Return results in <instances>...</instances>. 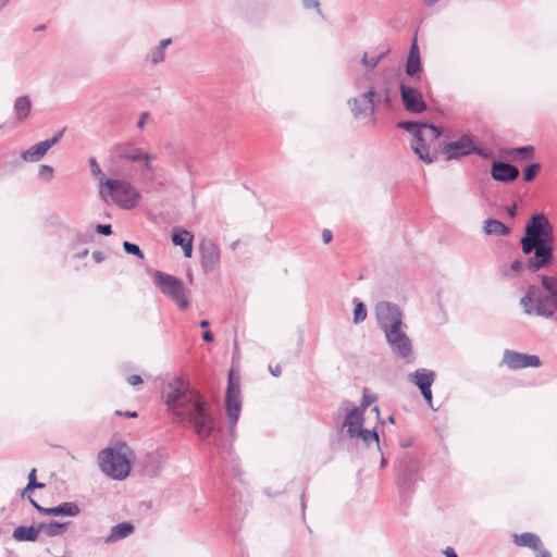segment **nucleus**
Here are the masks:
<instances>
[{
	"instance_id": "f257e3e1",
	"label": "nucleus",
	"mask_w": 557,
	"mask_h": 557,
	"mask_svg": "<svg viewBox=\"0 0 557 557\" xmlns=\"http://www.w3.org/2000/svg\"><path fill=\"white\" fill-rule=\"evenodd\" d=\"M162 397L168 411L180 421H188L197 435L207 438L213 431V418L199 393L189 387L182 377L170 381L163 389Z\"/></svg>"
},
{
	"instance_id": "f03ea898",
	"label": "nucleus",
	"mask_w": 557,
	"mask_h": 557,
	"mask_svg": "<svg viewBox=\"0 0 557 557\" xmlns=\"http://www.w3.org/2000/svg\"><path fill=\"white\" fill-rule=\"evenodd\" d=\"M554 240V227L548 218L544 213L533 214L520 242L523 253L529 255L534 250V256L525 264L529 271L535 272L552 262Z\"/></svg>"
},
{
	"instance_id": "7ed1b4c3",
	"label": "nucleus",
	"mask_w": 557,
	"mask_h": 557,
	"mask_svg": "<svg viewBox=\"0 0 557 557\" xmlns=\"http://www.w3.org/2000/svg\"><path fill=\"white\" fill-rule=\"evenodd\" d=\"M339 411L344 413L341 429L345 430L350 438L361 441L366 446L375 443L379 446V434L375 430L363 429L364 417L362 408H355L348 401L342 403Z\"/></svg>"
},
{
	"instance_id": "20e7f679",
	"label": "nucleus",
	"mask_w": 557,
	"mask_h": 557,
	"mask_svg": "<svg viewBox=\"0 0 557 557\" xmlns=\"http://www.w3.org/2000/svg\"><path fill=\"white\" fill-rule=\"evenodd\" d=\"M129 454L125 444L101 450L98 455L101 471L114 480H124L131 471Z\"/></svg>"
},
{
	"instance_id": "39448f33",
	"label": "nucleus",
	"mask_w": 557,
	"mask_h": 557,
	"mask_svg": "<svg viewBox=\"0 0 557 557\" xmlns=\"http://www.w3.org/2000/svg\"><path fill=\"white\" fill-rule=\"evenodd\" d=\"M99 196L103 201L111 200L125 210L135 208L140 200V194L131 183L113 178L104 182V186L99 189Z\"/></svg>"
},
{
	"instance_id": "423d86ee",
	"label": "nucleus",
	"mask_w": 557,
	"mask_h": 557,
	"mask_svg": "<svg viewBox=\"0 0 557 557\" xmlns=\"http://www.w3.org/2000/svg\"><path fill=\"white\" fill-rule=\"evenodd\" d=\"M520 305L527 314H536L550 318L557 310L556 298L549 295H542L539 286L531 285L527 294L521 298Z\"/></svg>"
},
{
	"instance_id": "0eeeda50",
	"label": "nucleus",
	"mask_w": 557,
	"mask_h": 557,
	"mask_svg": "<svg viewBox=\"0 0 557 557\" xmlns=\"http://www.w3.org/2000/svg\"><path fill=\"white\" fill-rule=\"evenodd\" d=\"M153 281L160 292L181 309L185 310L189 307V290L181 280L161 271H156L153 273Z\"/></svg>"
},
{
	"instance_id": "6e6552de",
	"label": "nucleus",
	"mask_w": 557,
	"mask_h": 557,
	"mask_svg": "<svg viewBox=\"0 0 557 557\" xmlns=\"http://www.w3.org/2000/svg\"><path fill=\"white\" fill-rule=\"evenodd\" d=\"M443 153L445 154L446 160L459 159L469 156L470 153L486 157L484 150L478 148L474 145L472 136L468 134L462 135L456 141L445 144L443 146Z\"/></svg>"
},
{
	"instance_id": "1a4fd4ad",
	"label": "nucleus",
	"mask_w": 557,
	"mask_h": 557,
	"mask_svg": "<svg viewBox=\"0 0 557 557\" xmlns=\"http://www.w3.org/2000/svg\"><path fill=\"white\" fill-rule=\"evenodd\" d=\"M375 97H377V94L374 88L371 87L360 97L348 100V106L350 107L351 113L356 120H373L375 112Z\"/></svg>"
},
{
	"instance_id": "9d476101",
	"label": "nucleus",
	"mask_w": 557,
	"mask_h": 557,
	"mask_svg": "<svg viewBox=\"0 0 557 557\" xmlns=\"http://www.w3.org/2000/svg\"><path fill=\"white\" fill-rule=\"evenodd\" d=\"M225 408L230 419V429L234 430L242 410L240 386L234 380L232 372L228 374L227 389L225 395Z\"/></svg>"
},
{
	"instance_id": "9b49d317",
	"label": "nucleus",
	"mask_w": 557,
	"mask_h": 557,
	"mask_svg": "<svg viewBox=\"0 0 557 557\" xmlns=\"http://www.w3.org/2000/svg\"><path fill=\"white\" fill-rule=\"evenodd\" d=\"M377 323L385 333L403 324V315L399 308L391 302L381 301L375 307Z\"/></svg>"
},
{
	"instance_id": "f8f14e48",
	"label": "nucleus",
	"mask_w": 557,
	"mask_h": 557,
	"mask_svg": "<svg viewBox=\"0 0 557 557\" xmlns=\"http://www.w3.org/2000/svg\"><path fill=\"white\" fill-rule=\"evenodd\" d=\"M399 91L403 104L408 112L419 114L425 111L426 104L419 89L401 79L399 82Z\"/></svg>"
},
{
	"instance_id": "ddd939ff",
	"label": "nucleus",
	"mask_w": 557,
	"mask_h": 557,
	"mask_svg": "<svg viewBox=\"0 0 557 557\" xmlns=\"http://www.w3.org/2000/svg\"><path fill=\"white\" fill-rule=\"evenodd\" d=\"M435 377V372L425 368L417 369L414 372L408 374V381L420 389L421 395L430 408H433L431 386Z\"/></svg>"
},
{
	"instance_id": "4468645a",
	"label": "nucleus",
	"mask_w": 557,
	"mask_h": 557,
	"mask_svg": "<svg viewBox=\"0 0 557 557\" xmlns=\"http://www.w3.org/2000/svg\"><path fill=\"white\" fill-rule=\"evenodd\" d=\"M404 327L401 324L384 333L392 351L399 358H406L411 354V341Z\"/></svg>"
},
{
	"instance_id": "2eb2a0df",
	"label": "nucleus",
	"mask_w": 557,
	"mask_h": 557,
	"mask_svg": "<svg viewBox=\"0 0 557 557\" xmlns=\"http://www.w3.org/2000/svg\"><path fill=\"white\" fill-rule=\"evenodd\" d=\"M199 252L205 273H212L219 267L221 258L218 245L210 238H203L199 244Z\"/></svg>"
},
{
	"instance_id": "dca6fc26",
	"label": "nucleus",
	"mask_w": 557,
	"mask_h": 557,
	"mask_svg": "<svg viewBox=\"0 0 557 557\" xmlns=\"http://www.w3.org/2000/svg\"><path fill=\"white\" fill-rule=\"evenodd\" d=\"M503 362L512 370L523 369V368H537L541 366V359L536 355H528L522 352H517L513 350H505Z\"/></svg>"
},
{
	"instance_id": "f3484780",
	"label": "nucleus",
	"mask_w": 557,
	"mask_h": 557,
	"mask_svg": "<svg viewBox=\"0 0 557 557\" xmlns=\"http://www.w3.org/2000/svg\"><path fill=\"white\" fill-rule=\"evenodd\" d=\"M64 129L58 132L51 138L40 141L28 149L22 151L21 158L26 162H37L44 158L47 151L54 146L63 135Z\"/></svg>"
},
{
	"instance_id": "a211bd4d",
	"label": "nucleus",
	"mask_w": 557,
	"mask_h": 557,
	"mask_svg": "<svg viewBox=\"0 0 557 557\" xmlns=\"http://www.w3.org/2000/svg\"><path fill=\"white\" fill-rule=\"evenodd\" d=\"M32 505L41 513L48 516H69L75 517L79 513V507L72 502L62 503L55 507H41L34 498L29 497Z\"/></svg>"
},
{
	"instance_id": "6ab92c4d",
	"label": "nucleus",
	"mask_w": 557,
	"mask_h": 557,
	"mask_svg": "<svg viewBox=\"0 0 557 557\" xmlns=\"http://www.w3.org/2000/svg\"><path fill=\"white\" fill-rule=\"evenodd\" d=\"M398 127L406 129L412 135L413 138L426 135L429 138H438L441 131L433 124L416 123V122H400Z\"/></svg>"
},
{
	"instance_id": "aec40b11",
	"label": "nucleus",
	"mask_w": 557,
	"mask_h": 557,
	"mask_svg": "<svg viewBox=\"0 0 557 557\" xmlns=\"http://www.w3.org/2000/svg\"><path fill=\"white\" fill-rule=\"evenodd\" d=\"M426 135L413 138L411 141V148L418 154L419 159L425 163H432L436 156L431 153V144L435 143L438 138H429Z\"/></svg>"
},
{
	"instance_id": "412c9836",
	"label": "nucleus",
	"mask_w": 557,
	"mask_h": 557,
	"mask_svg": "<svg viewBox=\"0 0 557 557\" xmlns=\"http://www.w3.org/2000/svg\"><path fill=\"white\" fill-rule=\"evenodd\" d=\"M491 174L495 181L509 183L518 177L519 170L509 163L495 161L492 164Z\"/></svg>"
},
{
	"instance_id": "4be33fe9",
	"label": "nucleus",
	"mask_w": 557,
	"mask_h": 557,
	"mask_svg": "<svg viewBox=\"0 0 557 557\" xmlns=\"http://www.w3.org/2000/svg\"><path fill=\"white\" fill-rule=\"evenodd\" d=\"M165 462L164 456L159 451L147 454L141 461L143 472L148 476H157Z\"/></svg>"
},
{
	"instance_id": "5701e85b",
	"label": "nucleus",
	"mask_w": 557,
	"mask_h": 557,
	"mask_svg": "<svg viewBox=\"0 0 557 557\" xmlns=\"http://www.w3.org/2000/svg\"><path fill=\"white\" fill-rule=\"evenodd\" d=\"M193 234L184 228H180L172 234V243L175 246H181L186 258L193 255Z\"/></svg>"
},
{
	"instance_id": "b1692460",
	"label": "nucleus",
	"mask_w": 557,
	"mask_h": 557,
	"mask_svg": "<svg viewBox=\"0 0 557 557\" xmlns=\"http://www.w3.org/2000/svg\"><path fill=\"white\" fill-rule=\"evenodd\" d=\"M405 70L406 74L410 77H414L421 71V58L417 40H414L410 47Z\"/></svg>"
},
{
	"instance_id": "393cba45",
	"label": "nucleus",
	"mask_w": 557,
	"mask_h": 557,
	"mask_svg": "<svg viewBox=\"0 0 557 557\" xmlns=\"http://www.w3.org/2000/svg\"><path fill=\"white\" fill-rule=\"evenodd\" d=\"M171 44H172L171 38L162 39L158 46L151 48L147 52V54L145 57V61L153 66L162 63L165 59V49Z\"/></svg>"
},
{
	"instance_id": "a878e982",
	"label": "nucleus",
	"mask_w": 557,
	"mask_h": 557,
	"mask_svg": "<svg viewBox=\"0 0 557 557\" xmlns=\"http://www.w3.org/2000/svg\"><path fill=\"white\" fill-rule=\"evenodd\" d=\"M40 531L38 525H20L13 531V539L18 542H34L38 539Z\"/></svg>"
},
{
	"instance_id": "bb28decb",
	"label": "nucleus",
	"mask_w": 557,
	"mask_h": 557,
	"mask_svg": "<svg viewBox=\"0 0 557 557\" xmlns=\"http://www.w3.org/2000/svg\"><path fill=\"white\" fill-rule=\"evenodd\" d=\"M134 531V525L131 522H121L112 527L110 534L106 539V543H113L127 537Z\"/></svg>"
},
{
	"instance_id": "cd10ccee",
	"label": "nucleus",
	"mask_w": 557,
	"mask_h": 557,
	"mask_svg": "<svg viewBox=\"0 0 557 557\" xmlns=\"http://www.w3.org/2000/svg\"><path fill=\"white\" fill-rule=\"evenodd\" d=\"M513 542L517 546L529 547L533 550H539L542 547L541 539L536 534L530 532L516 534L513 536Z\"/></svg>"
},
{
	"instance_id": "c85d7f7f",
	"label": "nucleus",
	"mask_w": 557,
	"mask_h": 557,
	"mask_svg": "<svg viewBox=\"0 0 557 557\" xmlns=\"http://www.w3.org/2000/svg\"><path fill=\"white\" fill-rule=\"evenodd\" d=\"M483 232L485 235L507 236L510 233V230L498 220L487 219L484 221Z\"/></svg>"
},
{
	"instance_id": "c756f323",
	"label": "nucleus",
	"mask_w": 557,
	"mask_h": 557,
	"mask_svg": "<svg viewBox=\"0 0 557 557\" xmlns=\"http://www.w3.org/2000/svg\"><path fill=\"white\" fill-rule=\"evenodd\" d=\"M70 523V521L64 523H60L57 521H51L48 523L41 522L39 523V531L44 532L49 537L59 536L65 532Z\"/></svg>"
},
{
	"instance_id": "7c9ffc66",
	"label": "nucleus",
	"mask_w": 557,
	"mask_h": 557,
	"mask_svg": "<svg viewBox=\"0 0 557 557\" xmlns=\"http://www.w3.org/2000/svg\"><path fill=\"white\" fill-rule=\"evenodd\" d=\"M30 109L32 103L27 96L16 98L14 102V112L18 121L25 120L29 115Z\"/></svg>"
},
{
	"instance_id": "2f4dec72",
	"label": "nucleus",
	"mask_w": 557,
	"mask_h": 557,
	"mask_svg": "<svg viewBox=\"0 0 557 557\" xmlns=\"http://www.w3.org/2000/svg\"><path fill=\"white\" fill-rule=\"evenodd\" d=\"M88 162H89L91 175L98 180V185H99V189H100L104 186V182L109 181L110 178H108L106 176V174L102 172L96 158H94V157L89 158Z\"/></svg>"
},
{
	"instance_id": "473e14b6",
	"label": "nucleus",
	"mask_w": 557,
	"mask_h": 557,
	"mask_svg": "<svg viewBox=\"0 0 557 557\" xmlns=\"http://www.w3.org/2000/svg\"><path fill=\"white\" fill-rule=\"evenodd\" d=\"M387 51H383L375 55H369L367 52L363 53L361 58V64L366 67V70H373L377 66L380 61L386 55Z\"/></svg>"
},
{
	"instance_id": "72a5a7b5",
	"label": "nucleus",
	"mask_w": 557,
	"mask_h": 557,
	"mask_svg": "<svg viewBox=\"0 0 557 557\" xmlns=\"http://www.w3.org/2000/svg\"><path fill=\"white\" fill-rule=\"evenodd\" d=\"M156 159V157L149 152H146L143 160L140 161L143 163V168L145 170V175L149 180H153L156 176V170L152 166V161Z\"/></svg>"
},
{
	"instance_id": "f704fd0d",
	"label": "nucleus",
	"mask_w": 557,
	"mask_h": 557,
	"mask_svg": "<svg viewBox=\"0 0 557 557\" xmlns=\"http://www.w3.org/2000/svg\"><path fill=\"white\" fill-rule=\"evenodd\" d=\"M355 309H354V323L358 324L366 320L367 318V309L363 302L359 301L357 298L354 299Z\"/></svg>"
},
{
	"instance_id": "c9c22d12",
	"label": "nucleus",
	"mask_w": 557,
	"mask_h": 557,
	"mask_svg": "<svg viewBox=\"0 0 557 557\" xmlns=\"http://www.w3.org/2000/svg\"><path fill=\"white\" fill-rule=\"evenodd\" d=\"M54 171L53 168L48 164H41L39 166L38 176L39 178L50 182L53 178Z\"/></svg>"
},
{
	"instance_id": "e433bc0d",
	"label": "nucleus",
	"mask_w": 557,
	"mask_h": 557,
	"mask_svg": "<svg viewBox=\"0 0 557 557\" xmlns=\"http://www.w3.org/2000/svg\"><path fill=\"white\" fill-rule=\"evenodd\" d=\"M541 165L539 163L530 164L525 168L523 172V180L525 182H531L536 174L540 172Z\"/></svg>"
},
{
	"instance_id": "4c0bfd02",
	"label": "nucleus",
	"mask_w": 557,
	"mask_h": 557,
	"mask_svg": "<svg viewBox=\"0 0 557 557\" xmlns=\"http://www.w3.org/2000/svg\"><path fill=\"white\" fill-rule=\"evenodd\" d=\"M145 154L146 152L141 149H133L132 151L122 154V158L132 162H139L143 160Z\"/></svg>"
},
{
	"instance_id": "58836bf2",
	"label": "nucleus",
	"mask_w": 557,
	"mask_h": 557,
	"mask_svg": "<svg viewBox=\"0 0 557 557\" xmlns=\"http://www.w3.org/2000/svg\"><path fill=\"white\" fill-rule=\"evenodd\" d=\"M123 248H124V250L127 253L135 255L139 259H144V253L140 250L139 246H137L136 244H133V243H129V242H124L123 243Z\"/></svg>"
},
{
	"instance_id": "ea45409f",
	"label": "nucleus",
	"mask_w": 557,
	"mask_h": 557,
	"mask_svg": "<svg viewBox=\"0 0 557 557\" xmlns=\"http://www.w3.org/2000/svg\"><path fill=\"white\" fill-rule=\"evenodd\" d=\"M513 153L523 154L524 158H532L534 156V147L533 146H523L512 150Z\"/></svg>"
},
{
	"instance_id": "a19ab883",
	"label": "nucleus",
	"mask_w": 557,
	"mask_h": 557,
	"mask_svg": "<svg viewBox=\"0 0 557 557\" xmlns=\"http://www.w3.org/2000/svg\"><path fill=\"white\" fill-rule=\"evenodd\" d=\"M45 485L36 481V469H32L28 474V488H42Z\"/></svg>"
},
{
	"instance_id": "79ce46f5",
	"label": "nucleus",
	"mask_w": 557,
	"mask_h": 557,
	"mask_svg": "<svg viewBox=\"0 0 557 557\" xmlns=\"http://www.w3.org/2000/svg\"><path fill=\"white\" fill-rule=\"evenodd\" d=\"M96 230L99 234H102L106 236H108L112 233V227L110 224H99Z\"/></svg>"
},
{
	"instance_id": "37998d69",
	"label": "nucleus",
	"mask_w": 557,
	"mask_h": 557,
	"mask_svg": "<svg viewBox=\"0 0 557 557\" xmlns=\"http://www.w3.org/2000/svg\"><path fill=\"white\" fill-rule=\"evenodd\" d=\"M302 3L306 9L315 8L321 13L319 0H302Z\"/></svg>"
},
{
	"instance_id": "c03bdc74",
	"label": "nucleus",
	"mask_w": 557,
	"mask_h": 557,
	"mask_svg": "<svg viewBox=\"0 0 557 557\" xmlns=\"http://www.w3.org/2000/svg\"><path fill=\"white\" fill-rule=\"evenodd\" d=\"M127 382L131 385H138V384L143 383V379L139 375L134 374V375H131V376L127 377Z\"/></svg>"
},
{
	"instance_id": "a18cd8bd",
	"label": "nucleus",
	"mask_w": 557,
	"mask_h": 557,
	"mask_svg": "<svg viewBox=\"0 0 557 557\" xmlns=\"http://www.w3.org/2000/svg\"><path fill=\"white\" fill-rule=\"evenodd\" d=\"M373 397L363 396L362 403L358 408H362V412L364 413V409L373 401Z\"/></svg>"
},
{
	"instance_id": "49530a36",
	"label": "nucleus",
	"mask_w": 557,
	"mask_h": 557,
	"mask_svg": "<svg viewBox=\"0 0 557 557\" xmlns=\"http://www.w3.org/2000/svg\"><path fill=\"white\" fill-rule=\"evenodd\" d=\"M148 117H149V114L147 112L141 113L139 116V120L137 121V126L139 128H144Z\"/></svg>"
},
{
	"instance_id": "de8ad7c7",
	"label": "nucleus",
	"mask_w": 557,
	"mask_h": 557,
	"mask_svg": "<svg viewBox=\"0 0 557 557\" xmlns=\"http://www.w3.org/2000/svg\"><path fill=\"white\" fill-rule=\"evenodd\" d=\"M332 232L330 230H324L322 232V240L324 244H329L332 240Z\"/></svg>"
},
{
	"instance_id": "09e8293b",
	"label": "nucleus",
	"mask_w": 557,
	"mask_h": 557,
	"mask_svg": "<svg viewBox=\"0 0 557 557\" xmlns=\"http://www.w3.org/2000/svg\"><path fill=\"white\" fill-rule=\"evenodd\" d=\"M506 211L510 218H515L517 214V205L513 203L511 206L506 207Z\"/></svg>"
},
{
	"instance_id": "8fccbe9b",
	"label": "nucleus",
	"mask_w": 557,
	"mask_h": 557,
	"mask_svg": "<svg viewBox=\"0 0 557 557\" xmlns=\"http://www.w3.org/2000/svg\"><path fill=\"white\" fill-rule=\"evenodd\" d=\"M523 264L521 261L519 260H515L511 264H510V269L513 271V272H518L522 269Z\"/></svg>"
},
{
	"instance_id": "3c124183",
	"label": "nucleus",
	"mask_w": 557,
	"mask_h": 557,
	"mask_svg": "<svg viewBox=\"0 0 557 557\" xmlns=\"http://www.w3.org/2000/svg\"><path fill=\"white\" fill-rule=\"evenodd\" d=\"M269 369L273 376H278L282 372V369L280 366H275L274 368L270 367Z\"/></svg>"
},
{
	"instance_id": "603ef678",
	"label": "nucleus",
	"mask_w": 557,
	"mask_h": 557,
	"mask_svg": "<svg viewBox=\"0 0 557 557\" xmlns=\"http://www.w3.org/2000/svg\"><path fill=\"white\" fill-rule=\"evenodd\" d=\"M444 554L446 557H458L456 552L454 550V548L451 547H447L445 550H444Z\"/></svg>"
},
{
	"instance_id": "864d4df0",
	"label": "nucleus",
	"mask_w": 557,
	"mask_h": 557,
	"mask_svg": "<svg viewBox=\"0 0 557 557\" xmlns=\"http://www.w3.org/2000/svg\"><path fill=\"white\" fill-rule=\"evenodd\" d=\"M202 339L205 342H212L213 341V335L210 331H206L203 334H202Z\"/></svg>"
},
{
	"instance_id": "5fc2aeb1",
	"label": "nucleus",
	"mask_w": 557,
	"mask_h": 557,
	"mask_svg": "<svg viewBox=\"0 0 557 557\" xmlns=\"http://www.w3.org/2000/svg\"><path fill=\"white\" fill-rule=\"evenodd\" d=\"M536 552V557H550V554L547 550L543 549L542 547Z\"/></svg>"
},
{
	"instance_id": "6e6d98bb",
	"label": "nucleus",
	"mask_w": 557,
	"mask_h": 557,
	"mask_svg": "<svg viewBox=\"0 0 557 557\" xmlns=\"http://www.w3.org/2000/svg\"><path fill=\"white\" fill-rule=\"evenodd\" d=\"M441 0H422V2L426 5V7H433L434 4H436L437 2H440Z\"/></svg>"
},
{
	"instance_id": "4d7b16f0",
	"label": "nucleus",
	"mask_w": 557,
	"mask_h": 557,
	"mask_svg": "<svg viewBox=\"0 0 557 557\" xmlns=\"http://www.w3.org/2000/svg\"><path fill=\"white\" fill-rule=\"evenodd\" d=\"M94 259L97 261V262H100L102 261V256H101V252H94Z\"/></svg>"
},
{
	"instance_id": "13d9d810",
	"label": "nucleus",
	"mask_w": 557,
	"mask_h": 557,
	"mask_svg": "<svg viewBox=\"0 0 557 557\" xmlns=\"http://www.w3.org/2000/svg\"><path fill=\"white\" fill-rule=\"evenodd\" d=\"M199 325H200V327H207L209 325V321L202 320V321H200Z\"/></svg>"
},
{
	"instance_id": "bf43d9fd",
	"label": "nucleus",
	"mask_w": 557,
	"mask_h": 557,
	"mask_svg": "<svg viewBox=\"0 0 557 557\" xmlns=\"http://www.w3.org/2000/svg\"><path fill=\"white\" fill-rule=\"evenodd\" d=\"M34 488H28V484L25 486L24 491H23V495H26L27 493H29L30 491H33Z\"/></svg>"
},
{
	"instance_id": "052dcab7",
	"label": "nucleus",
	"mask_w": 557,
	"mask_h": 557,
	"mask_svg": "<svg viewBox=\"0 0 557 557\" xmlns=\"http://www.w3.org/2000/svg\"><path fill=\"white\" fill-rule=\"evenodd\" d=\"M126 416H127V417H132V418H134V417H136L137 414H136V412H129V411H127V412H126Z\"/></svg>"
},
{
	"instance_id": "680f3d73",
	"label": "nucleus",
	"mask_w": 557,
	"mask_h": 557,
	"mask_svg": "<svg viewBox=\"0 0 557 557\" xmlns=\"http://www.w3.org/2000/svg\"><path fill=\"white\" fill-rule=\"evenodd\" d=\"M42 29H45V25H39L38 27L35 28V30H37V32L42 30Z\"/></svg>"
},
{
	"instance_id": "e2e57ef3",
	"label": "nucleus",
	"mask_w": 557,
	"mask_h": 557,
	"mask_svg": "<svg viewBox=\"0 0 557 557\" xmlns=\"http://www.w3.org/2000/svg\"><path fill=\"white\" fill-rule=\"evenodd\" d=\"M88 253V250H85L78 255V257H85Z\"/></svg>"
},
{
	"instance_id": "0e129e2a",
	"label": "nucleus",
	"mask_w": 557,
	"mask_h": 557,
	"mask_svg": "<svg viewBox=\"0 0 557 557\" xmlns=\"http://www.w3.org/2000/svg\"><path fill=\"white\" fill-rule=\"evenodd\" d=\"M385 465H386V459L383 457V458L381 459V466H382V467H384Z\"/></svg>"
},
{
	"instance_id": "69168bd1",
	"label": "nucleus",
	"mask_w": 557,
	"mask_h": 557,
	"mask_svg": "<svg viewBox=\"0 0 557 557\" xmlns=\"http://www.w3.org/2000/svg\"><path fill=\"white\" fill-rule=\"evenodd\" d=\"M301 499H302V502H301V506H302V509H305V506H306V505H305V502H304V494L301 495Z\"/></svg>"
},
{
	"instance_id": "338daca9",
	"label": "nucleus",
	"mask_w": 557,
	"mask_h": 557,
	"mask_svg": "<svg viewBox=\"0 0 557 557\" xmlns=\"http://www.w3.org/2000/svg\"><path fill=\"white\" fill-rule=\"evenodd\" d=\"M388 421H389V422H392V423H394V417H393V416H391V417L388 418Z\"/></svg>"
}]
</instances>
